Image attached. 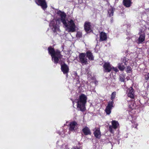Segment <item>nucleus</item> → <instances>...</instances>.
Returning <instances> with one entry per match:
<instances>
[{
	"mask_svg": "<svg viewBox=\"0 0 149 149\" xmlns=\"http://www.w3.org/2000/svg\"><path fill=\"white\" fill-rule=\"evenodd\" d=\"M57 13L61 17V20L64 26L65 30L68 32H74L76 31V26L73 20L68 21L65 19L66 15L64 12L60 11H58Z\"/></svg>",
	"mask_w": 149,
	"mask_h": 149,
	"instance_id": "1",
	"label": "nucleus"
},
{
	"mask_svg": "<svg viewBox=\"0 0 149 149\" xmlns=\"http://www.w3.org/2000/svg\"><path fill=\"white\" fill-rule=\"evenodd\" d=\"M48 53L52 57V60L55 64L58 63L59 61L62 57L61 52L58 49L55 50L54 48L49 47L48 48Z\"/></svg>",
	"mask_w": 149,
	"mask_h": 149,
	"instance_id": "2",
	"label": "nucleus"
},
{
	"mask_svg": "<svg viewBox=\"0 0 149 149\" xmlns=\"http://www.w3.org/2000/svg\"><path fill=\"white\" fill-rule=\"evenodd\" d=\"M87 97L83 94L79 95L77 103V108L79 110L83 111L86 110L85 104H86Z\"/></svg>",
	"mask_w": 149,
	"mask_h": 149,
	"instance_id": "3",
	"label": "nucleus"
},
{
	"mask_svg": "<svg viewBox=\"0 0 149 149\" xmlns=\"http://www.w3.org/2000/svg\"><path fill=\"white\" fill-rule=\"evenodd\" d=\"M79 62L81 63L82 65H87L88 64V61L86 57V54L85 53H81L79 55Z\"/></svg>",
	"mask_w": 149,
	"mask_h": 149,
	"instance_id": "4",
	"label": "nucleus"
},
{
	"mask_svg": "<svg viewBox=\"0 0 149 149\" xmlns=\"http://www.w3.org/2000/svg\"><path fill=\"white\" fill-rule=\"evenodd\" d=\"M35 2L37 5L40 6L44 10H45L47 7L45 0H35Z\"/></svg>",
	"mask_w": 149,
	"mask_h": 149,
	"instance_id": "5",
	"label": "nucleus"
},
{
	"mask_svg": "<svg viewBox=\"0 0 149 149\" xmlns=\"http://www.w3.org/2000/svg\"><path fill=\"white\" fill-rule=\"evenodd\" d=\"M111 125L109 126V130L111 132H113V129H116L119 126L118 122L115 120H113L111 121Z\"/></svg>",
	"mask_w": 149,
	"mask_h": 149,
	"instance_id": "6",
	"label": "nucleus"
},
{
	"mask_svg": "<svg viewBox=\"0 0 149 149\" xmlns=\"http://www.w3.org/2000/svg\"><path fill=\"white\" fill-rule=\"evenodd\" d=\"M113 101L112 100L111 102H108L107 105V106L105 111L107 114L109 115L111 112V110L113 107Z\"/></svg>",
	"mask_w": 149,
	"mask_h": 149,
	"instance_id": "7",
	"label": "nucleus"
},
{
	"mask_svg": "<svg viewBox=\"0 0 149 149\" xmlns=\"http://www.w3.org/2000/svg\"><path fill=\"white\" fill-rule=\"evenodd\" d=\"M77 124L75 121L71 122L70 124L69 130L71 131L76 130L77 129Z\"/></svg>",
	"mask_w": 149,
	"mask_h": 149,
	"instance_id": "8",
	"label": "nucleus"
},
{
	"mask_svg": "<svg viewBox=\"0 0 149 149\" xmlns=\"http://www.w3.org/2000/svg\"><path fill=\"white\" fill-rule=\"evenodd\" d=\"M104 71L105 72H109L111 71L112 67L109 63H105L103 65Z\"/></svg>",
	"mask_w": 149,
	"mask_h": 149,
	"instance_id": "9",
	"label": "nucleus"
},
{
	"mask_svg": "<svg viewBox=\"0 0 149 149\" xmlns=\"http://www.w3.org/2000/svg\"><path fill=\"white\" fill-rule=\"evenodd\" d=\"M91 23L89 22H86L84 24V29L87 33L90 32L91 31Z\"/></svg>",
	"mask_w": 149,
	"mask_h": 149,
	"instance_id": "10",
	"label": "nucleus"
},
{
	"mask_svg": "<svg viewBox=\"0 0 149 149\" xmlns=\"http://www.w3.org/2000/svg\"><path fill=\"white\" fill-rule=\"evenodd\" d=\"M61 69L64 74H67L69 72V68L68 65L65 63L61 65Z\"/></svg>",
	"mask_w": 149,
	"mask_h": 149,
	"instance_id": "11",
	"label": "nucleus"
},
{
	"mask_svg": "<svg viewBox=\"0 0 149 149\" xmlns=\"http://www.w3.org/2000/svg\"><path fill=\"white\" fill-rule=\"evenodd\" d=\"M93 134L97 138L100 139L101 136L100 129L98 128H95L94 130Z\"/></svg>",
	"mask_w": 149,
	"mask_h": 149,
	"instance_id": "12",
	"label": "nucleus"
},
{
	"mask_svg": "<svg viewBox=\"0 0 149 149\" xmlns=\"http://www.w3.org/2000/svg\"><path fill=\"white\" fill-rule=\"evenodd\" d=\"M139 37L138 39V43L139 44L142 43L145 39V34L142 32L139 33Z\"/></svg>",
	"mask_w": 149,
	"mask_h": 149,
	"instance_id": "13",
	"label": "nucleus"
},
{
	"mask_svg": "<svg viewBox=\"0 0 149 149\" xmlns=\"http://www.w3.org/2000/svg\"><path fill=\"white\" fill-rule=\"evenodd\" d=\"M127 96L131 97V98H133L134 97V89L130 87L129 88L127 91Z\"/></svg>",
	"mask_w": 149,
	"mask_h": 149,
	"instance_id": "14",
	"label": "nucleus"
},
{
	"mask_svg": "<svg viewBox=\"0 0 149 149\" xmlns=\"http://www.w3.org/2000/svg\"><path fill=\"white\" fill-rule=\"evenodd\" d=\"M100 41L106 40L107 39V36L106 34L103 32H102L100 33Z\"/></svg>",
	"mask_w": 149,
	"mask_h": 149,
	"instance_id": "15",
	"label": "nucleus"
},
{
	"mask_svg": "<svg viewBox=\"0 0 149 149\" xmlns=\"http://www.w3.org/2000/svg\"><path fill=\"white\" fill-rule=\"evenodd\" d=\"M82 132L85 135H91V132L90 129L87 127H85L82 130Z\"/></svg>",
	"mask_w": 149,
	"mask_h": 149,
	"instance_id": "16",
	"label": "nucleus"
},
{
	"mask_svg": "<svg viewBox=\"0 0 149 149\" xmlns=\"http://www.w3.org/2000/svg\"><path fill=\"white\" fill-rule=\"evenodd\" d=\"M86 56L88 58L89 60H94V57L92 53L90 51H87L85 54Z\"/></svg>",
	"mask_w": 149,
	"mask_h": 149,
	"instance_id": "17",
	"label": "nucleus"
},
{
	"mask_svg": "<svg viewBox=\"0 0 149 149\" xmlns=\"http://www.w3.org/2000/svg\"><path fill=\"white\" fill-rule=\"evenodd\" d=\"M123 5L127 7L130 6L132 2L130 0H123Z\"/></svg>",
	"mask_w": 149,
	"mask_h": 149,
	"instance_id": "18",
	"label": "nucleus"
},
{
	"mask_svg": "<svg viewBox=\"0 0 149 149\" xmlns=\"http://www.w3.org/2000/svg\"><path fill=\"white\" fill-rule=\"evenodd\" d=\"M125 76L123 74H121L119 76V80L122 82H124L125 81Z\"/></svg>",
	"mask_w": 149,
	"mask_h": 149,
	"instance_id": "19",
	"label": "nucleus"
},
{
	"mask_svg": "<svg viewBox=\"0 0 149 149\" xmlns=\"http://www.w3.org/2000/svg\"><path fill=\"white\" fill-rule=\"evenodd\" d=\"M114 10L113 8H111L108 11V14L109 17H111L113 15Z\"/></svg>",
	"mask_w": 149,
	"mask_h": 149,
	"instance_id": "20",
	"label": "nucleus"
},
{
	"mask_svg": "<svg viewBox=\"0 0 149 149\" xmlns=\"http://www.w3.org/2000/svg\"><path fill=\"white\" fill-rule=\"evenodd\" d=\"M118 68L120 70L123 71L125 68V67L122 64L119 63L118 64Z\"/></svg>",
	"mask_w": 149,
	"mask_h": 149,
	"instance_id": "21",
	"label": "nucleus"
},
{
	"mask_svg": "<svg viewBox=\"0 0 149 149\" xmlns=\"http://www.w3.org/2000/svg\"><path fill=\"white\" fill-rule=\"evenodd\" d=\"M116 92H113L111 94V99L113 100L115 98L116 95Z\"/></svg>",
	"mask_w": 149,
	"mask_h": 149,
	"instance_id": "22",
	"label": "nucleus"
},
{
	"mask_svg": "<svg viewBox=\"0 0 149 149\" xmlns=\"http://www.w3.org/2000/svg\"><path fill=\"white\" fill-rule=\"evenodd\" d=\"M131 68L129 66H128L127 68V72L128 73H130L131 72Z\"/></svg>",
	"mask_w": 149,
	"mask_h": 149,
	"instance_id": "23",
	"label": "nucleus"
},
{
	"mask_svg": "<svg viewBox=\"0 0 149 149\" xmlns=\"http://www.w3.org/2000/svg\"><path fill=\"white\" fill-rule=\"evenodd\" d=\"M77 36L79 37H81V34L80 33H77Z\"/></svg>",
	"mask_w": 149,
	"mask_h": 149,
	"instance_id": "24",
	"label": "nucleus"
},
{
	"mask_svg": "<svg viewBox=\"0 0 149 149\" xmlns=\"http://www.w3.org/2000/svg\"><path fill=\"white\" fill-rule=\"evenodd\" d=\"M113 69L114 71H115L116 72H117L118 71V70L117 69V68H113Z\"/></svg>",
	"mask_w": 149,
	"mask_h": 149,
	"instance_id": "25",
	"label": "nucleus"
},
{
	"mask_svg": "<svg viewBox=\"0 0 149 149\" xmlns=\"http://www.w3.org/2000/svg\"><path fill=\"white\" fill-rule=\"evenodd\" d=\"M145 78L146 79L148 80L149 79V77L148 75L145 76Z\"/></svg>",
	"mask_w": 149,
	"mask_h": 149,
	"instance_id": "26",
	"label": "nucleus"
},
{
	"mask_svg": "<svg viewBox=\"0 0 149 149\" xmlns=\"http://www.w3.org/2000/svg\"><path fill=\"white\" fill-rule=\"evenodd\" d=\"M52 22H51L50 23V26H52Z\"/></svg>",
	"mask_w": 149,
	"mask_h": 149,
	"instance_id": "27",
	"label": "nucleus"
},
{
	"mask_svg": "<svg viewBox=\"0 0 149 149\" xmlns=\"http://www.w3.org/2000/svg\"><path fill=\"white\" fill-rule=\"evenodd\" d=\"M75 149H79V148L77 147H76L75 148Z\"/></svg>",
	"mask_w": 149,
	"mask_h": 149,
	"instance_id": "28",
	"label": "nucleus"
}]
</instances>
